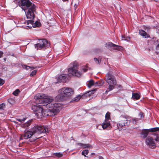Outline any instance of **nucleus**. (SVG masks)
I'll return each mask as SVG.
<instances>
[{"instance_id":"nucleus-37","label":"nucleus","mask_w":159,"mask_h":159,"mask_svg":"<svg viewBox=\"0 0 159 159\" xmlns=\"http://www.w3.org/2000/svg\"><path fill=\"white\" fill-rule=\"evenodd\" d=\"M139 116L140 119H142L143 117V114L142 112H140L139 114Z\"/></svg>"},{"instance_id":"nucleus-18","label":"nucleus","mask_w":159,"mask_h":159,"mask_svg":"<svg viewBox=\"0 0 159 159\" xmlns=\"http://www.w3.org/2000/svg\"><path fill=\"white\" fill-rule=\"evenodd\" d=\"M41 25L39 21H36L35 22L32 24V26L34 27H39Z\"/></svg>"},{"instance_id":"nucleus-14","label":"nucleus","mask_w":159,"mask_h":159,"mask_svg":"<svg viewBox=\"0 0 159 159\" xmlns=\"http://www.w3.org/2000/svg\"><path fill=\"white\" fill-rule=\"evenodd\" d=\"M110 121H108L105 120L104 122H103L102 125V127L103 129H106L107 127H109L110 125Z\"/></svg>"},{"instance_id":"nucleus-34","label":"nucleus","mask_w":159,"mask_h":159,"mask_svg":"<svg viewBox=\"0 0 159 159\" xmlns=\"http://www.w3.org/2000/svg\"><path fill=\"white\" fill-rule=\"evenodd\" d=\"M26 23L27 25L30 24L32 25V24L33 23V21L32 20H29L27 21Z\"/></svg>"},{"instance_id":"nucleus-24","label":"nucleus","mask_w":159,"mask_h":159,"mask_svg":"<svg viewBox=\"0 0 159 159\" xmlns=\"http://www.w3.org/2000/svg\"><path fill=\"white\" fill-rule=\"evenodd\" d=\"M89 153V151L88 150H84L82 153V154L85 157H86V155H88Z\"/></svg>"},{"instance_id":"nucleus-2","label":"nucleus","mask_w":159,"mask_h":159,"mask_svg":"<svg viewBox=\"0 0 159 159\" xmlns=\"http://www.w3.org/2000/svg\"><path fill=\"white\" fill-rule=\"evenodd\" d=\"M18 4L25 11L27 18L31 19H34V12L36 8L34 4L29 0H20L18 2Z\"/></svg>"},{"instance_id":"nucleus-45","label":"nucleus","mask_w":159,"mask_h":159,"mask_svg":"<svg viewBox=\"0 0 159 159\" xmlns=\"http://www.w3.org/2000/svg\"><path fill=\"white\" fill-rule=\"evenodd\" d=\"M30 27H31V26H29ZM28 27H29V26H28Z\"/></svg>"},{"instance_id":"nucleus-44","label":"nucleus","mask_w":159,"mask_h":159,"mask_svg":"<svg viewBox=\"0 0 159 159\" xmlns=\"http://www.w3.org/2000/svg\"><path fill=\"white\" fill-rule=\"evenodd\" d=\"M76 6V7L77 6V5L76 4H75V6Z\"/></svg>"},{"instance_id":"nucleus-20","label":"nucleus","mask_w":159,"mask_h":159,"mask_svg":"<svg viewBox=\"0 0 159 159\" xmlns=\"http://www.w3.org/2000/svg\"><path fill=\"white\" fill-rule=\"evenodd\" d=\"M21 66H22V67L23 68L27 70H28L29 69L33 70L35 68L34 67L28 66H26L25 65L22 64L21 65Z\"/></svg>"},{"instance_id":"nucleus-16","label":"nucleus","mask_w":159,"mask_h":159,"mask_svg":"<svg viewBox=\"0 0 159 159\" xmlns=\"http://www.w3.org/2000/svg\"><path fill=\"white\" fill-rule=\"evenodd\" d=\"M149 130L147 129H144L142 131L141 133V135H143V137L144 138H146L148 134Z\"/></svg>"},{"instance_id":"nucleus-32","label":"nucleus","mask_w":159,"mask_h":159,"mask_svg":"<svg viewBox=\"0 0 159 159\" xmlns=\"http://www.w3.org/2000/svg\"><path fill=\"white\" fill-rule=\"evenodd\" d=\"M55 155L58 157H62V154L61 153H60V152H58V153H56L55 154Z\"/></svg>"},{"instance_id":"nucleus-29","label":"nucleus","mask_w":159,"mask_h":159,"mask_svg":"<svg viewBox=\"0 0 159 159\" xmlns=\"http://www.w3.org/2000/svg\"><path fill=\"white\" fill-rule=\"evenodd\" d=\"M26 120V118H24L23 119H17L16 120L19 122H20L21 123H22L24 122L25 120Z\"/></svg>"},{"instance_id":"nucleus-28","label":"nucleus","mask_w":159,"mask_h":159,"mask_svg":"<svg viewBox=\"0 0 159 159\" xmlns=\"http://www.w3.org/2000/svg\"><path fill=\"white\" fill-rule=\"evenodd\" d=\"M37 72V70H34L30 74V76H33L35 75L36 72Z\"/></svg>"},{"instance_id":"nucleus-5","label":"nucleus","mask_w":159,"mask_h":159,"mask_svg":"<svg viewBox=\"0 0 159 159\" xmlns=\"http://www.w3.org/2000/svg\"><path fill=\"white\" fill-rule=\"evenodd\" d=\"M70 66V67L68 70L70 76L73 75L79 77L81 75V72L78 71L79 64L76 61H74L71 63Z\"/></svg>"},{"instance_id":"nucleus-12","label":"nucleus","mask_w":159,"mask_h":159,"mask_svg":"<svg viewBox=\"0 0 159 159\" xmlns=\"http://www.w3.org/2000/svg\"><path fill=\"white\" fill-rule=\"evenodd\" d=\"M76 145L79 146V148H92L93 147L91 145L87 143H78L76 144Z\"/></svg>"},{"instance_id":"nucleus-17","label":"nucleus","mask_w":159,"mask_h":159,"mask_svg":"<svg viewBox=\"0 0 159 159\" xmlns=\"http://www.w3.org/2000/svg\"><path fill=\"white\" fill-rule=\"evenodd\" d=\"M31 122V120H30L25 123L23 124L21 126L24 128H26L30 125Z\"/></svg>"},{"instance_id":"nucleus-4","label":"nucleus","mask_w":159,"mask_h":159,"mask_svg":"<svg viewBox=\"0 0 159 159\" xmlns=\"http://www.w3.org/2000/svg\"><path fill=\"white\" fill-rule=\"evenodd\" d=\"M74 93V90L71 88L64 87L58 90V94L56 96V98L58 100H62L64 98L70 97Z\"/></svg>"},{"instance_id":"nucleus-3","label":"nucleus","mask_w":159,"mask_h":159,"mask_svg":"<svg viewBox=\"0 0 159 159\" xmlns=\"http://www.w3.org/2000/svg\"><path fill=\"white\" fill-rule=\"evenodd\" d=\"M48 130V129L46 127L42 125H35L30 130L28 131L25 133L24 138L27 139L34 137V140H35L40 137H38L39 134L46 133Z\"/></svg>"},{"instance_id":"nucleus-13","label":"nucleus","mask_w":159,"mask_h":159,"mask_svg":"<svg viewBox=\"0 0 159 159\" xmlns=\"http://www.w3.org/2000/svg\"><path fill=\"white\" fill-rule=\"evenodd\" d=\"M139 34L143 38H148L149 37V35L145 31L141 30H139Z\"/></svg>"},{"instance_id":"nucleus-43","label":"nucleus","mask_w":159,"mask_h":159,"mask_svg":"<svg viewBox=\"0 0 159 159\" xmlns=\"http://www.w3.org/2000/svg\"><path fill=\"white\" fill-rule=\"evenodd\" d=\"M99 159H103V157L101 156L99 157Z\"/></svg>"},{"instance_id":"nucleus-6","label":"nucleus","mask_w":159,"mask_h":159,"mask_svg":"<svg viewBox=\"0 0 159 159\" xmlns=\"http://www.w3.org/2000/svg\"><path fill=\"white\" fill-rule=\"evenodd\" d=\"M106 80L109 85L108 89L106 91V93H107V92L112 90L114 88L116 81L114 76L110 73L107 74Z\"/></svg>"},{"instance_id":"nucleus-30","label":"nucleus","mask_w":159,"mask_h":159,"mask_svg":"<svg viewBox=\"0 0 159 159\" xmlns=\"http://www.w3.org/2000/svg\"><path fill=\"white\" fill-rule=\"evenodd\" d=\"M67 80L66 77L65 75H62V82H66Z\"/></svg>"},{"instance_id":"nucleus-25","label":"nucleus","mask_w":159,"mask_h":159,"mask_svg":"<svg viewBox=\"0 0 159 159\" xmlns=\"http://www.w3.org/2000/svg\"><path fill=\"white\" fill-rule=\"evenodd\" d=\"M62 75H60L57 78V81L58 82H62Z\"/></svg>"},{"instance_id":"nucleus-33","label":"nucleus","mask_w":159,"mask_h":159,"mask_svg":"<svg viewBox=\"0 0 159 159\" xmlns=\"http://www.w3.org/2000/svg\"><path fill=\"white\" fill-rule=\"evenodd\" d=\"M5 83V81L0 78V85L2 86Z\"/></svg>"},{"instance_id":"nucleus-22","label":"nucleus","mask_w":159,"mask_h":159,"mask_svg":"<svg viewBox=\"0 0 159 159\" xmlns=\"http://www.w3.org/2000/svg\"><path fill=\"white\" fill-rule=\"evenodd\" d=\"M150 132H154L159 131V127H155L151 128L149 129Z\"/></svg>"},{"instance_id":"nucleus-15","label":"nucleus","mask_w":159,"mask_h":159,"mask_svg":"<svg viewBox=\"0 0 159 159\" xmlns=\"http://www.w3.org/2000/svg\"><path fill=\"white\" fill-rule=\"evenodd\" d=\"M140 96L139 93H132V98L134 100L139 99Z\"/></svg>"},{"instance_id":"nucleus-21","label":"nucleus","mask_w":159,"mask_h":159,"mask_svg":"<svg viewBox=\"0 0 159 159\" xmlns=\"http://www.w3.org/2000/svg\"><path fill=\"white\" fill-rule=\"evenodd\" d=\"M81 98V96L80 95H78L75 98H74L71 101L72 102H77L80 100Z\"/></svg>"},{"instance_id":"nucleus-39","label":"nucleus","mask_w":159,"mask_h":159,"mask_svg":"<svg viewBox=\"0 0 159 159\" xmlns=\"http://www.w3.org/2000/svg\"><path fill=\"white\" fill-rule=\"evenodd\" d=\"M94 93V91L93 90H92L90 91H89L88 92V93H89V94H93Z\"/></svg>"},{"instance_id":"nucleus-11","label":"nucleus","mask_w":159,"mask_h":159,"mask_svg":"<svg viewBox=\"0 0 159 159\" xmlns=\"http://www.w3.org/2000/svg\"><path fill=\"white\" fill-rule=\"evenodd\" d=\"M103 84V82H100L99 81L94 82L93 80H91L88 81L87 83V84L89 88H91L92 86L95 87L99 86L102 85Z\"/></svg>"},{"instance_id":"nucleus-40","label":"nucleus","mask_w":159,"mask_h":159,"mask_svg":"<svg viewBox=\"0 0 159 159\" xmlns=\"http://www.w3.org/2000/svg\"><path fill=\"white\" fill-rule=\"evenodd\" d=\"M3 54L2 52L0 51V57H1Z\"/></svg>"},{"instance_id":"nucleus-1","label":"nucleus","mask_w":159,"mask_h":159,"mask_svg":"<svg viewBox=\"0 0 159 159\" xmlns=\"http://www.w3.org/2000/svg\"><path fill=\"white\" fill-rule=\"evenodd\" d=\"M34 98L37 102L43 106H46V108L43 111V108L38 104L34 105L32 107V109L38 118L42 116H54L57 113L62 107L61 104L58 103H52L53 100L52 97L47 94L39 93L35 96Z\"/></svg>"},{"instance_id":"nucleus-23","label":"nucleus","mask_w":159,"mask_h":159,"mask_svg":"<svg viewBox=\"0 0 159 159\" xmlns=\"http://www.w3.org/2000/svg\"><path fill=\"white\" fill-rule=\"evenodd\" d=\"M81 72H86L88 70V68L87 66H84L82 67L81 68Z\"/></svg>"},{"instance_id":"nucleus-42","label":"nucleus","mask_w":159,"mask_h":159,"mask_svg":"<svg viewBox=\"0 0 159 159\" xmlns=\"http://www.w3.org/2000/svg\"><path fill=\"white\" fill-rule=\"evenodd\" d=\"M125 36H122V39H121L122 40V39H125Z\"/></svg>"},{"instance_id":"nucleus-41","label":"nucleus","mask_w":159,"mask_h":159,"mask_svg":"<svg viewBox=\"0 0 159 159\" xmlns=\"http://www.w3.org/2000/svg\"><path fill=\"white\" fill-rule=\"evenodd\" d=\"M156 48L157 49H159V43L157 45Z\"/></svg>"},{"instance_id":"nucleus-35","label":"nucleus","mask_w":159,"mask_h":159,"mask_svg":"<svg viewBox=\"0 0 159 159\" xmlns=\"http://www.w3.org/2000/svg\"><path fill=\"white\" fill-rule=\"evenodd\" d=\"M155 141L157 143H159V134L157 135L156 138L155 139Z\"/></svg>"},{"instance_id":"nucleus-26","label":"nucleus","mask_w":159,"mask_h":159,"mask_svg":"<svg viewBox=\"0 0 159 159\" xmlns=\"http://www.w3.org/2000/svg\"><path fill=\"white\" fill-rule=\"evenodd\" d=\"M19 92V89H16V90L13 92V94L15 96H17L18 95Z\"/></svg>"},{"instance_id":"nucleus-19","label":"nucleus","mask_w":159,"mask_h":159,"mask_svg":"<svg viewBox=\"0 0 159 159\" xmlns=\"http://www.w3.org/2000/svg\"><path fill=\"white\" fill-rule=\"evenodd\" d=\"M111 120L110 118V113L108 112H107L106 114L105 115V120L110 121Z\"/></svg>"},{"instance_id":"nucleus-38","label":"nucleus","mask_w":159,"mask_h":159,"mask_svg":"<svg viewBox=\"0 0 159 159\" xmlns=\"http://www.w3.org/2000/svg\"><path fill=\"white\" fill-rule=\"evenodd\" d=\"M138 120V119L137 118L134 119L133 120V122L134 123H135Z\"/></svg>"},{"instance_id":"nucleus-9","label":"nucleus","mask_w":159,"mask_h":159,"mask_svg":"<svg viewBox=\"0 0 159 159\" xmlns=\"http://www.w3.org/2000/svg\"><path fill=\"white\" fill-rule=\"evenodd\" d=\"M155 141V139H154L152 137L148 136L146 139L145 143L150 148H154L156 147Z\"/></svg>"},{"instance_id":"nucleus-36","label":"nucleus","mask_w":159,"mask_h":159,"mask_svg":"<svg viewBox=\"0 0 159 159\" xmlns=\"http://www.w3.org/2000/svg\"><path fill=\"white\" fill-rule=\"evenodd\" d=\"M130 40V38L129 37H125V39H122V40H126L129 41Z\"/></svg>"},{"instance_id":"nucleus-7","label":"nucleus","mask_w":159,"mask_h":159,"mask_svg":"<svg viewBox=\"0 0 159 159\" xmlns=\"http://www.w3.org/2000/svg\"><path fill=\"white\" fill-rule=\"evenodd\" d=\"M129 122V120L126 117L124 116L120 117V120L117 124V127L119 130H121L123 126L128 125Z\"/></svg>"},{"instance_id":"nucleus-27","label":"nucleus","mask_w":159,"mask_h":159,"mask_svg":"<svg viewBox=\"0 0 159 159\" xmlns=\"http://www.w3.org/2000/svg\"><path fill=\"white\" fill-rule=\"evenodd\" d=\"M6 106L5 104L3 103L0 104V110H3L5 108Z\"/></svg>"},{"instance_id":"nucleus-31","label":"nucleus","mask_w":159,"mask_h":159,"mask_svg":"<svg viewBox=\"0 0 159 159\" xmlns=\"http://www.w3.org/2000/svg\"><path fill=\"white\" fill-rule=\"evenodd\" d=\"M94 59L95 62L96 64H99L101 62V60L95 58Z\"/></svg>"},{"instance_id":"nucleus-8","label":"nucleus","mask_w":159,"mask_h":159,"mask_svg":"<svg viewBox=\"0 0 159 159\" xmlns=\"http://www.w3.org/2000/svg\"><path fill=\"white\" fill-rule=\"evenodd\" d=\"M49 43L47 40L41 39L39 41V43L35 45L36 48L38 49L39 48L41 49L49 47Z\"/></svg>"},{"instance_id":"nucleus-10","label":"nucleus","mask_w":159,"mask_h":159,"mask_svg":"<svg viewBox=\"0 0 159 159\" xmlns=\"http://www.w3.org/2000/svg\"><path fill=\"white\" fill-rule=\"evenodd\" d=\"M106 46L111 50H117L122 51L123 48L120 46L115 44L111 43L108 42L106 44Z\"/></svg>"}]
</instances>
